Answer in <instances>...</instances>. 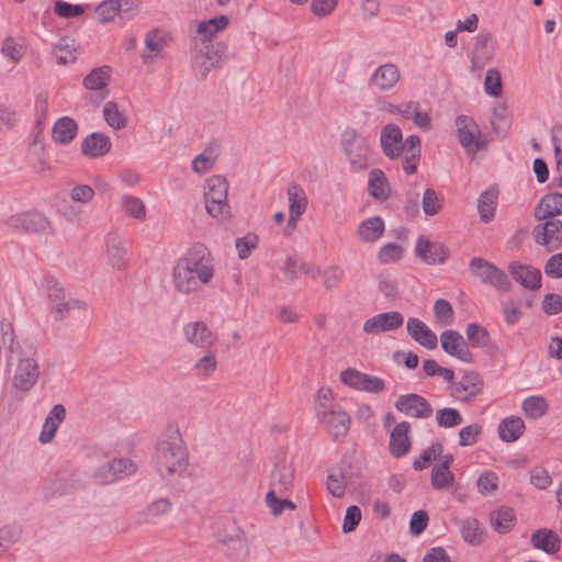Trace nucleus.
<instances>
[{"label":"nucleus","instance_id":"nucleus-47","mask_svg":"<svg viewBox=\"0 0 562 562\" xmlns=\"http://www.w3.org/2000/svg\"><path fill=\"white\" fill-rule=\"evenodd\" d=\"M223 547L225 554L235 561H243L248 554V546L243 532Z\"/></svg>","mask_w":562,"mask_h":562},{"label":"nucleus","instance_id":"nucleus-58","mask_svg":"<svg viewBox=\"0 0 562 562\" xmlns=\"http://www.w3.org/2000/svg\"><path fill=\"white\" fill-rule=\"evenodd\" d=\"M240 532V528L236 525L234 520L227 519L223 522L221 527H218L214 533L217 543L224 546L228 541H232L236 538Z\"/></svg>","mask_w":562,"mask_h":562},{"label":"nucleus","instance_id":"nucleus-15","mask_svg":"<svg viewBox=\"0 0 562 562\" xmlns=\"http://www.w3.org/2000/svg\"><path fill=\"white\" fill-rule=\"evenodd\" d=\"M40 378V366L34 358H22L20 359L12 384L19 391H30Z\"/></svg>","mask_w":562,"mask_h":562},{"label":"nucleus","instance_id":"nucleus-52","mask_svg":"<svg viewBox=\"0 0 562 562\" xmlns=\"http://www.w3.org/2000/svg\"><path fill=\"white\" fill-rule=\"evenodd\" d=\"M216 368L217 360L213 351H207L193 366L195 373L204 379L210 378L216 371Z\"/></svg>","mask_w":562,"mask_h":562},{"label":"nucleus","instance_id":"nucleus-30","mask_svg":"<svg viewBox=\"0 0 562 562\" xmlns=\"http://www.w3.org/2000/svg\"><path fill=\"white\" fill-rule=\"evenodd\" d=\"M65 417H66L65 407L61 404L54 405L45 418L38 440L42 443L50 442L53 440V438L55 437V434H56L59 425L64 422Z\"/></svg>","mask_w":562,"mask_h":562},{"label":"nucleus","instance_id":"nucleus-9","mask_svg":"<svg viewBox=\"0 0 562 562\" xmlns=\"http://www.w3.org/2000/svg\"><path fill=\"white\" fill-rule=\"evenodd\" d=\"M286 196L289 203V218L283 235L290 236L297 227V223L302 215L306 212L308 199L302 186L291 182L286 188Z\"/></svg>","mask_w":562,"mask_h":562},{"label":"nucleus","instance_id":"nucleus-53","mask_svg":"<svg viewBox=\"0 0 562 562\" xmlns=\"http://www.w3.org/2000/svg\"><path fill=\"white\" fill-rule=\"evenodd\" d=\"M95 14L101 23L112 22L120 18V4L116 0H104L95 7Z\"/></svg>","mask_w":562,"mask_h":562},{"label":"nucleus","instance_id":"nucleus-50","mask_svg":"<svg viewBox=\"0 0 562 562\" xmlns=\"http://www.w3.org/2000/svg\"><path fill=\"white\" fill-rule=\"evenodd\" d=\"M76 488V481L68 472H59L50 481V491L53 495H64Z\"/></svg>","mask_w":562,"mask_h":562},{"label":"nucleus","instance_id":"nucleus-1","mask_svg":"<svg viewBox=\"0 0 562 562\" xmlns=\"http://www.w3.org/2000/svg\"><path fill=\"white\" fill-rule=\"evenodd\" d=\"M214 278V266L209 249L200 243L192 245L172 269V283L177 292H199Z\"/></svg>","mask_w":562,"mask_h":562},{"label":"nucleus","instance_id":"nucleus-64","mask_svg":"<svg viewBox=\"0 0 562 562\" xmlns=\"http://www.w3.org/2000/svg\"><path fill=\"white\" fill-rule=\"evenodd\" d=\"M551 137L554 147L557 170L562 175V125H554L552 127Z\"/></svg>","mask_w":562,"mask_h":562},{"label":"nucleus","instance_id":"nucleus-33","mask_svg":"<svg viewBox=\"0 0 562 562\" xmlns=\"http://www.w3.org/2000/svg\"><path fill=\"white\" fill-rule=\"evenodd\" d=\"M78 124L69 116L58 119L52 128V138L56 144L67 145L77 135Z\"/></svg>","mask_w":562,"mask_h":562},{"label":"nucleus","instance_id":"nucleus-6","mask_svg":"<svg viewBox=\"0 0 562 562\" xmlns=\"http://www.w3.org/2000/svg\"><path fill=\"white\" fill-rule=\"evenodd\" d=\"M45 291L55 321H63L71 310L87 308L86 302L72 297L67 299L61 283L53 277L45 278Z\"/></svg>","mask_w":562,"mask_h":562},{"label":"nucleus","instance_id":"nucleus-56","mask_svg":"<svg viewBox=\"0 0 562 562\" xmlns=\"http://www.w3.org/2000/svg\"><path fill=\"white\" fill-rule=\"evenodd\" d=\"M454 483V474L450 470H442L436 464L431 470V485L435 490H445Z\"/></svg>","mask_w":562,"mask_h":562},{"label":"nucleus","instance_id":"nucleus-28","mask_svg":"<svg viewBox=\"0 0 562 562\" xmlns=\"http://www.w3.org/2000/svg\"><path fill=\"white\" fill-rule=\"evenodd\" d=\"M533 214L538 221L562 214V193L553 192L543 195L535 207Z\"/></svg>","mask_w":562,"mask_h":562},{"label":"nucleus","instance_id":"nucleus-44","mask_svg":"<svg viewBox=\"0 0 562 562\" xmlns=\"http://www.w3.org/2000/svg\"><path fill=\"white\" fill-rule=\"evenodd\" d=\"M229 19L226 15H220L206 21H202L198 24L196 32L203 38L210 40L214 37L218 32L227 27Z\"/></svg>","mask_w":562,"mask_h":562},{"label":"nucleus","instance_id":"nucleus-18","mask_svg":"<svg viewBox=\"0 0 562 562\" xmlns=\"http://www.w3.org/2000/svg\"><path fill=\"white\" fill-rule=\"evenodd\" d=\"M404 323V316L397 311L383 312L368 318L363 323L366 334H380L400 328Z\"/></svg>","mask_w":562,"mask_h":562},{"label":"nucleus","instance_id":"nucleus-4","mask_svg":"<svg viewBox=\"0 0 562 562\" xmlns=\"http://www.w3.org/2000/svg\"><path fill=\"white\" fill-rule=\"evenodd\" d=\"M228 182L223 176H212L204 184V204L207 214L214 218L228 217L231 206L227 201Z\"/></svg>","mask_w":562,"mask_h":562},{"label":"nucleus","instance_id":"nucleus-19","mask_svg":"<svg viewBox=\"0 0 562 562\" xmlns=\"http://www.w3.org/2000/svg\"><path fill=\"white\" fill-rule=\"evenodd\" d=\"M402 138L403 133L398 125L389 123L382 127L380 145L385 157L394 160L403 155Z\"/></svg>","mask_w":562,"mask_h":562},{"label":"nucleus","instance_id":"nucleus-46","mask_svg":"<svg viewBox=\"0 0 562 562\" xmlns=\"http://www.w3.org/2000/svg\"><path fill=\"white\" fill-rule=\"evenodd\" d=\"M103 117L105 122L114 130H122L127 125L125 114L120 111L119 105L114 101H109L103 108Z\"/></svg>","mask_w":562,"mask_h":562},{"label":"nucleus","instance_id":"nucleus-2","mask_svg":"<svg viewBox=\"0 0 562 562\" xmlns=\"http://www.w3.org/2000/svg\"><path fill=\"white\" fill-rule=\"evenodd\" d=\"M155 461L164 479L186 471L188 450L178 427L169 426L164 430L156 446Z\"/></svg>","mask_w":562,"mask_h":562},{"label":"nucleus","instance_id":"nucleus-40","mask_svg":"<svg viewBox=\"0 0 562 562\" xmlns=\"http://www.w3.org/2000/svg\"><path fill=\"white\" fill-rule=\"evenodd\" d=\"M460 532L462 539L471 546H479L484 540V531L476 518H468L462 520Z\"/></svg>","mask_w":562,"mask_h":562},{"label":"nucleus","instance_id":"nucleus-25","mask_svg":"<svg viewBox=\"0 0 562 562\" xmlns=\"http://www.w3.org/2000/svg\"><path fill=\"white\" fill-rule=\"evenodd\" d=\"M111 139L99 132L89 134L81 143V151L89 158L102 157L111 150Z\"/></svg>","mask_w":562,"mask_h":562},{"label":"nucleus","instance_id":"nucleus-62","mask_svg":"<svg viewBox=\"0 0 562 562\" xmlns=\"http://www.w3.org/2000/svg\"><path fill=\"white\" fill-rule=\"evenodd\" d=\"M109 463L116 481L132 475L136 471L135 464L125 458L113 459L112 461H109Z\"/></svg>","mask_w":562,"mask_h":562},{"label":"nucleus","instance_id":"nucleus-10","mask_svg":"<svg viewBox=\"0 0 562 562\" xmlns=\"http://www.w3.org/2000/svg\"><path fill=\"white\" fill-rule=\"evenodd\" d=\"M340 381L353 390L368 393H380L385 389V382L381 378L363 373L353 368L341 371Z\"/></svg>","mask_w":562,"mask_h":562},{"label":"nucleus","instance_id":"nucleus-54","mask_svg":"<svg viewBox=\"0 0 562 562\" xmlns=\"http://www.w3.org/2000/svg\"><path fill=\"white\" fill-rule=\"evenodd\" d=\"M378 290L390 300H396L400 295L398 284L390 273H380L378 276Z\"/></svg>","mask_w":562,"mask_h":562},{"label":"nucleus","instance_id":"nucleus-23","mask_svg":"<svg viewBox=\"0 0 562 562\" xmlns=\"http://www.w3.org/2000/svg\"><path fill=\"white\" fill-rule=\"evenodd\" d=\"M409 423L401 422L395 425L390 435V453L395 458L406 456L412 447L409 437Z\"/></svg>","mask_w":562,"mask_h":562},{"label":"nucleus","instance_id":"nucleus-61","mask_svg":"<svg viewBox=\"0 0 562 562\" xmlns=\"http://www.w3.org/2000/svg\"><path fill=\"white\" fill-rule=\"evenodd\" d=\"M258 245V237L256 234L249 233L244 237H238L235 240V247L238 252V257L244 260L248 258L251 254V251L257 247Z\"/></svg>","mask_w":562,"mask_h":562},{"label":"nucleus","instance_id":"nucleus-20","mask_svg":"<svg viewBox=\"0 0 562 562\" xmlns=\"http://www.w3.org/2000/svg\"><path fill=\"white\" fill-rule=\"evenodd\" d=\"M456 124L460 144L471 151L480 149L481 143L479 137L481 136V131L475 121L468 115H459Z\"/></svg>","mask_w":562,"mask_h":562},{"label":"nucleus","instance_id":"nucleus-26","mask_svg":"<svg viewBox=\"0 0 562 562\" xmlns=\"http://www.w3.org/2000/svg\"><path fill=\"white\" fill-rule=\"evenodd\" d=\"M407 331L411 337L427 349H435L438 344L436 334L420 319L409 317L407 321Z\"/></svg>","mask_w":562,"mask_h":562},{"label":"nucleus","instance_id":"nucleus-57","mask_svg":"<svg viewBox=\"0 0 562 562\" xmlns=\"http://www.w3.org/2000/svg\"><path fill=\"white\" fill-rule=\"evenodd\" d=\"M443 452V446L440 442L432 443L428 449H426L422 456L414 460L413 469L416 471H422L427 468L432 460H436Z\"/></svg>","mask_w":562,"mask_h":562},{"label":"nucleus","instance_id":"nucleus-22","mask_svg":"<svg viewBox=\"0 0 562 562\" xmlns=\"http://www.w3.org/2000/svg\"><path fill=\"white\" fill-rule=\"evenodd\" d=\"M401 74L398 67L387 63L379 66L370 77V85L374 88L386 91L392 89L400 80Z\"/></svg>","mask_w":562,"mask_h":562},{"label":"nucleus","instance_id":"nucleus-48","mask_svg":"<svg viewBox=\"0 0 562 562\" xmlns=\"http://www.w3.org/2000/svg\"><path fill=\"white\" fill-rule=\"evenodd\" d=\"M169 34L160 29H154L145 35V46L153 53H160L168 45Z\"/></svg>","mask_w":562,"mask_h":562},{"label":"nucleus","instance_id":"nucleus-32","mask_svg":"<svg viewBox=\"0 0 562 562\" xmlns=\"http://www.w3.org/2000/svg\"><path fill=\"white\" fill-rule=\"evenodd\" d=\"M368 192L378 201H386L390 198L391 187L390 182L381 169H373L369 173Z\"/></svg>","mask_w":562,"mask_h":562},{"label":"nucleus","instance_id":"nucleus-55","mask_svg":"<svg viewBox=\"0 0 562 562\" xmlns=\"http://www.w3.org/2000/svg\"><path fill=\"white\" fill-rule=\"evenodd\" d=\"M491 124L495 134L505 135L507 133L510 123L504 104H498L494 108Z\"/></svg>","mask_w":562,"mask_h":562},{"label":"nucleus","instance_id":"nucleus-16","mask_svg":"<svg viewBox=\"0 0 562 562\" xmlns=\"http://www.w3.org/2000/svg\"><path fill=\"white\" fill-rule=\"evenodd\" d=\"M415 255L427 265H441L449 255V249L440 243H431L425 236H419L415 246Z\"/></svg>","mask_w":562,"mask_h":562},{"label":"nucleus","instance_id":"nucleus-37","mask_svg":"<svg viewBox=\"0 0 562 562\" xmlns=\"http://www.w3.org/2000/svg\"><path fill=\"white\" fill-rule=\"evenodd\" d=\"M220 155V146L211 142L209 146L192 160V170L199 175L207 172Z\"/></svg>","mask_w":562,"mask_h":562},{"label":"nucleus","instance_id":"nucleus-59","mask_svg":"<svg viewBox=\"0 0 562 562\" xmlns=\"http://www.w3.org/2000/svg\"><path fill=\"white\" fill-rule=\"evenodd\" d=\"M485 92L491 97H499L503 92L501 72L496 68L487 70L484 80Z\"/></svg>","mask_w":562,"mask_h":562},{"label":"nucleus","instance_id":"nucleus-13","mask_svg":"<svg viewBox=\"0 0 562 562\" xmlns=\"http://www.w3.org/2000/svg\"><path fill=\"white\" fill-rule=\"evenodd\" d=\"M484 387L483 378L475 371H465L460 381L452 384L451 395L462 402H470Z\"/></svg>","mask_w":562,"mask_h":562},{"label":"nucleus","instance_id":"nucleus-29","mask_svg":"<svg viewBox=\"0 0 562 562\" xmlns=\"http://www.w3.org/2000/svg\"><path fill=\"white\" fill-rule=\"evenodd\" d=\"M530 542L535 549L555 554L561 548L559 536L551 529L541 528L532 532Z\"/></svg>","mask_w":562,"mask_h":562},{"label":"nucleus","instance_id":"nucleus-42","mask_svg":"<svg viewBox=\"0 0 562 562\" xmlns=\"http://www.w3.org/2000/svg\"><path fill=\"white\" fill-rule=\"evenodd\" d=\"M120 206L127 216L134 220L143 221L146 217L145 203L136 196L130 194L122 195Z\"/></svg>","mask_w":562,"mask_h":562},{"label":"nucleus","instance_id":"nucleus-36","mask_svg":"<svg viewBox=\"0 0 562 562\" xmlns=\"http://www.w3.org/2000/svg\"><path fill=\"white\" fill-rule=\"evenodd\" d=\"M490 520L497 532L507 533L515 527L516 515L512 507L502 506L491 513Z\"/></svg>","mask_w":562,"mask_h":562},{"label":"nucleus","instance_id":"nucleus-31","mask_svg":"<svg viewBox=\"0 0 562 562\" xmlns=\"http://www.w3.org/2000/svg\"><path fill=\"white\" fill-rule=\"evenodd\" d=\"M498 199V188L496 186H490L483 191L477 200V212L483 223H490L496 212Z\"/></svg>","mask_w":562,"mask_h":562},{"label":"nucleus","instance_id":"nucleus-34","mask_svg":"<svg viewBox=\"0 0 562 562\" xmlns=\"http://www.w3.org/2000/svg\"><path fill=\"white\" fill-rule=\"evenodd\" d=\"M494 54V40L491 33H480L473 48L472 63L483 66Z\"/></svg>","mask_w":562,"mask_h":562},{"label":"nucleus","instance_id":"nucleus-60","mask_svg":"<svg viewBox=\"0 0 562 562\" xmlns=\"http://www.w3.org/2000/svg\"><path fill=\"white\" fill-rule=\"evenodd\" d=\"M434 313L441 325L448 326L453 322V308L449 301L439 299L434 304Z\"/></svg>","mask_w":562,"mask_h":562},{"label":"nucleus","instance_id":"nucleus-41","mask_svg":"<svg viewBox=\"0 0 562 562\" xmlns=\"http://www.w3.org/2000/svg\"><path fill=\"white\" fill-rule=\"evenodd\" d=\"M326 488L336 498H342L346 494V477L339 467L328 469Z\"/></svg>","mask_w":562,"mask_h":562},{"label":"nucleus","instance_id":"nucleus-3","mask_svg":"<svg viewBox=\"0 0 562 562\" xmlns=\"http://www.w3.org/2000/svg\"><path fill=\"white\" fill-rule=\"evenodd\" d=\"M315 411L318 420L335 438L345 437L350 428V416L340 406L333 404V393L328 387H321L316 394Z\"/></svg>","mask_w":562,"mask_h":562},{"label":"nucleus","instance_id":"nucleus-27","mask_svg":"<svg viewBox=\"0 0 562 562\" xmlns=\"http://www.w3.org/2000/svg\"><path fill=\"white\" fill-rule=\"evenodd\" d=\"M509 272L513 279L528 290H538L541 286V272L527 265H512Z\"/></svg>","mask_w":562,"mask_h":562},{"label":"nucleus","instance_id":"nucleus-63","mask_svg":"<svg viewBox=\"0 0 562 562\" xmlns=\"http://www.w3.org/2000/svg\"><path fill=\"white\" fill-rule=\"evenodd\" d=\"M422 204L424 213L428 216L436 215L441 210V203L439 201L438 194L434 189L430 188L425 190Z\"/></svg>","mask_w":562,"mask_h":562},{"label":"nucleus","instance_id":"nucleus-49","mask_svg":"<svg viewBox=\"0 0 562 562\" xmlns=\"http://www.w3.org/2000/svg\"><path fill=\"white\" fill-rule=\"evenodd\" d=\"M467 337L472 347L485 348L490 344L487 329L477 323H471L467 326Z\"/></svg>","mask_w":562,"mask_h":562},{"label":"nucleus","instance_id":"nucleus-11","mask_svg":"<svg viewBox=\"0 0 562 562\" xmlns=\"http://www.w3.org/2000/svg\"><path fill=\"white\" fill-rule=\"evenodd\" d=\"M394 406L400 413L419 419L429 418L434 412L431 404L417 393L400 395Z\"/></svg>","mask_w":562,"mask_h":562},{"label":"nucleus","instance_id":"nucleus-35","mask_svg":"<svg viewBox=\"0 0 562 562\" xmlns=\"http://www.w3.org/2000/svg\"><path fill=\"white\" fill-rule=\"evenodd\" d=\"M525 430V422L518 416L504 418L498 424V435L504 442H514Z\"/></svg>","mask_w":562,"mask_h":562},{"label":"nucleus","instance_id":"nucleus-12","mask_svg":"<svg viewBox=\"0 0 562 562\" xmlns=\"http://www.w3.org/2000/svg\"><path fill=\"white\" fill-rule=\"evenodd\" d=\"M542 224L535 226L532 236L539 245L548 250L557 249L562 241V221L555 217L544 218Z\"/></svg>","mask_w":562,"mask_h":562},{"label":"nucleus","instance_id":"nucleus-24","mask_svg":"<svg viewBox=\"0 0 562 562\" xmlns=\"http://www.w3.org/2000/svg\"><path fill=\"white\" fill-rule=\"evenodd\" d=\"M110 66H101L92 69L82 81L86 89L97 91L101 100L108 97V82L111 76Z\"/></svg>","mask_w":562,"mask_h":562},{"label":"nucleus","instance_id":"nucleus-38","mask_svg":"<svg viewBox=\"0 0 562 562\" xmlns=\"http://www.w3.org/2000/svg\"><path fill=\"white\" fill-rule=\"evenodd\" d=\"M357 232L361 240L366 243L375 241L384 232V221L380 216L369 217L359 224Z\"/></svg>","mask_w":562,"mask_h":562},{"label":"nucleus","instance_id":"nucleus-43","mask_svg":"<svg viewBox=\"0 0 562 562\" xmlns=\"http://www.w3.org/2000/svg\"><path fill=\"white\" fill-rule=\"evenodd\" d=\"M549 405L541 395H531L524 400L521 409L528 418L538 419L546 415Z\"/></svg>","mask_w":562,"mask_h":562},{"label":"nucleus","instance_id":"nucleus-7","mask_svg":"<svg viewBox=\"0 0 562 562\" xmlns=\"http://www.w3.org/2000/svg\"><path fill=\"white\" fill-rule=\"evenodd\" d=\"M469 270L483 284L491 285L499 291H508L510 289V281L507 274L482 257L472 258L469 262Z\"/></svg>","mask_w":562,"mask_h":562},{"label":"nucleus","instance_id":"nucleus-17","mask_svg":"<svg viewBox=\"0 0 562 562\" xmlns=\"http://www.w3.org/2000/svg\"><path fill=\"white\" fill-rule=\"evenodd\" d=\"M183 336L188 344L200 349H209L216 341V335L201 321L187 323L183 326Z\"/></svg>","mask_w":562,"mask_h":562},{"label":"nucleus","instance_id":"nucleus-21","mask_svg":"<svg viewBox=\"0 0 562 562\" xmlns=\"http://www.w3.org/2000/svg\"><path fill=\"white\" fill-rule=\"evenodd\" d=\"M108 261L112 268L124 270L128 263V251L123 237L110 233L105 238Z\"/></svg>","mask_w":562,"mask_h":562},{"label":"nucleus","instance_id":"nucleus-5","mask_svg":"<svg viewBox=\"0 0 562 562\" xmlns=\"http://www.w3.org/2000/svg\"><path fill=\"white\" fill-rule=\"evenodd\" d=\"M341 145L352 171H362L370 166V148L366 137L355 128H347L341 134Z\"/></svg>","mask_w":562,"mask_h":562},{"label":"nucleus","instance_id":"nucleus-45","mask_svg":"<svg viewBox=\"0 0 562 562\" xmlns=\"http://www.w3.org/2000/svg\"><path fill=\"white\" fill-rule=\"evenodd\" d=\"M53 55L60 65L72 63L76 59L75 41L69 37H61L54 46Z\"/></svg>","mask_w":562,"mask_h":562},{"label":"nucleus","instance_id":"nucleus-39","mask_svg":"<svg viewBox=\"0 0 562 562\" xmlns=\"http://www.w3.org/2000/svg\"><path fill=\"white\" fill-rule=\"evenodd\" d=\"M299 272H304L312 278H315L317 274L313 265L299 262L296 257H288L285 263L283 265V282H293L296 280Z\"/></svg>","mask_w":562,"mask_h":562},{"label":"nucleus","instance_id":"nucleus-8","mask_svg":"<svg viewBox=\"0 0 562 562\" xmlns=\"http://www.w3.org/2000/svg\"><path fill=\"white\" fill-rule=\"evenodd\" d=\"M5 225L20 234H44L50 228L47 217L37 211L13 214L5 220Z\"/></svg>","mask_w":562,"mask_h":562},{"label":"nucleus","instance_id":"nucleus-14","mask_svg":"<svg viewBox=\"0 0 562 562\" xmlns=\"http://www.w3.org/2000/svg\"><path fill=\"white\" fill-rule=\"evenodd\" d=\"M441 348L449 356L454 357L465 363L473 362L474 358L462 335L453 329L445 330L440 335Z\"/></svg>","mask_w":562,"mask_h":562},{"label":"nucleus","instance_id":"nucleus-51","mask_svg":"<svg viewBox=\"0 0 562 562\" xmlns=\"http://www.w3.org/2000/svg\"><path fill=\"white\" fill-rule=\"evenodd\" d=\"M436 422L439 427L452 428L462 424L463 418L457 408L445 407L436 412Z\"/></svg>","mask_w":562,"mask_h":562}]
</instances>
